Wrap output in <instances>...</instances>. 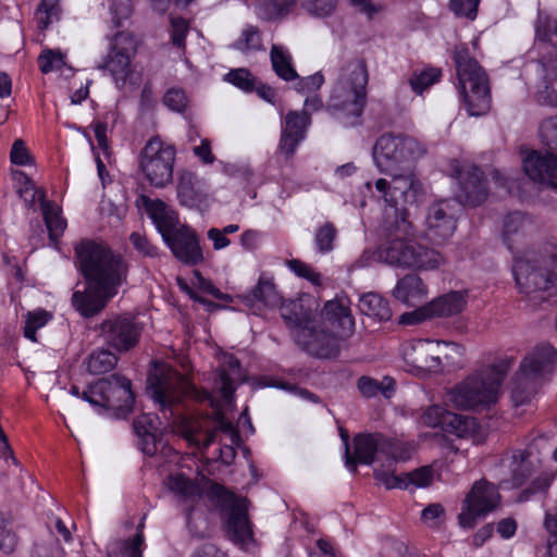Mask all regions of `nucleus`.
<instances>
[{"label":"nucleus","instance_id":"1","mask_svg":"<svg viewBox=\"0 0 557 557\" xmlns=\"http://www.w3.org/2000/svg\"><path fill=\"white\" fill-rule=\"evenodd\" d=\"M85 290H75L72 306L85 319L99 314L127 282L129 264L119 252L92 239H83L74 248Z\"/></svg>","mask_w":557,"mask_h":557},{"label":"nucleus","instance_id":"2","mask_svg":"<svg viewBox=\"0 0 557 557\" xmlns=\"http://www.w3.org/2000/svg\"><path fill=\"white\" fill-rule=\"evenodd\" d=\"M375 188L386 202L382 225L386 240L377 247V259L399 268L436 269L443 257L435 249L409 238L412 235V225L408 220L407 210L398 208L397 198L392 195V184L385 178H379Z\"/></svg>","mask_w":557,"mask_h":557},{"label":"nucleus","instance_id":"3","mask_svg":"<svg viewBox=\"0 0 557 557\" xmlns=\"http://www.w3.org/2000/svg\"><path fill=\"white\" fill-rule=\"evenodd\" d=\"M512 274L531 306H539L557 293V246L548 245L543 252L516 256Z\"/></svg>","mask_w":557,"mask_h":557},{"label":"nucleus","instance_id":"4","mask_svg":"<svg viewBox=\"0 0 557 557\" xmlns=\"http://www.w3.org/2000/svg\"><path fill=\"white\" fill-rule=\"evenodd\" d=\"M368 82L366 61L363 59L348 61L331 91L326 110L338 119H352L347 122L349 125L357 124L367 103Z\"/></svg>","mask_w":557,"mask_h":557},{"label":"nucleus","instance_id":"5","mask_svg":"<svg viewBox=\"0 0 557 557\" xmlns=\"http://www.w3.org/2000/svg\"><path fill=\"white\" fill-rule=\"evenodd\" d=\"M453 59L458 79V90L465 109L471 116L485 114L491 108V88L486 71L471 55L466 44L457 45Z\"/></svg>","mask_w":557,"mask_h":557},{"label":"nucleus","instance_id":"6","mask_svg":"<svg viewBox=\"0 0 557 557\" xmlns=\"http://www.w3.org/2000/svg\"><path fill=\"white\" fill-rule=\"evenodd\" d=\"M512 362L513 360L510 358L499 359L492 366L469 375L450 392L451 403L461 409L485 408L495 404Z\"/></svg>","mask_w":557,"mask_h":557},{"label":"nucleus","instance_id":"7","mask_svg":"<svg viewBox=\"0 0 557 557\" xmlns=\"http://www.w3.org/2000/svg\"><path fill=\"white\" fill-rule=\"evenodd\" d=\"M557 350L549 344L536 346L521 361L511 381L510 398L515 407L529 404L546 376L552 374Z\"/></svg>","mask_w":557,"mask_h":557},{"label":"nucleus","instance_id":"8","mask_svg":"<svg viewBox=\"0 0 557 557\" xmlns=\"http://www.w3.org/2000/svg\"><path fill=\"white\" fill-rule=\"evenodd\" d=\"M207 497L219 511L223 521V529L230 541L239 546H247L253 542V530L248 517L247 498L237 497L219 483H213L209 487Z\"/></svg>","mask_w":557,"mask_h":557},{"label":"nucleus","instance_id":"9","mask_svg":"<svg viewBox=\"0 0 557 557\" xmlns=\"http://www.w3.org/2000/svg\"><path fill=\"white\" fill-rule=\"evenodd\" d=\"M426 152L416 138L406 134L384 133L373 147V160L379 171L386 175L404 172Z\"/></svg>","mask_w":557,"mask_h":557},{"label":"nucleus","instance_id":"10","mask_svg":"<svg viewBox=\"0 0 557 557\" xmlns=\"http://www.w3.org/2000/svg\"><path fill=\"white\" fill-rule=\"evenodd\" d=\"M137 54V40L129 32H121L113 37L108 54L96 69L109 75L117 89L127 86L137 88L141 83V73L135 70L133 60Z\"/></svg>","mask_w":557,"mask_h":557},{"label":"nucleus","instance_id":"11","mask_svg":"<svg viewBox=\"0 0 557 557\" xmlns=\"http://www.w3.org/2000/svg\"><path fill=\"white\" fill-rule=\"evenodd\" d=\"M176 150L159 136L151 137L138 154V170L154 188H164L173 182Z\"/></svg>","mask_w":557,"mask_h":557},{"label":"nucleus","instance_id":"12","mask_svg":"<svg viewBox=\"0 0 557 557\" xmlns=\"http://www.w3.org/2000/svg\"><path fill=\"white\" fill-rule=\"evenodd\" d=\"M498 485L486 479L478 480L467 493L458 515L460 528L474 529L478 523L495 511L502 502Z\"/></svg>","mask_w":557,"mask_h":557},{"label":"nucleus","instance_id":"13","mask_svg":"<svg viewBox=\"0 0 557 557\" xmlns=\"http://www.w3.org/2000/svg\"><path fill=\"white\" fill-rule=\"evenodd\" d=\"M354 454L350 451L349 436L344 438L345 466L352 473H357L358 465H372L377 453L388 456L391 462H396L394 443L381 433H358L354 436Z\"/></svg>","mask_w":557,"mask_h":557},{"label":"nucleus","instance_id":"14","mask_svg":"<svg viewBox=\"0 0 557 557\" xmlns=\"http://www.w3.org/2000/svg\"><path fill=\"white\" fill-rule=\"evenodd\" d=\"M143 331V323L131 314L109 317L99 325V335L103 342L120 354L134 349L139 343Z\"/></svg>","mask_w":557,"mask_h":557},{"label":"nucleus","instance_id":"15","mask_svg":"<svg viewBox=\"0 0 557 557\" xmlns=\"http://www.w3.org/2000/svg\"><path fill=\"white\" fill-rule=\"evenodd\" d=\"M539 442H544V438H534L524 449H511L504 455L502 461L508 468L509 478L499 481L503 490L520 488L535 473L540 461L535 456Z\"/></svg>","mask_w":557,"mask_h":557},{"label":"nucleus","instance_id":"16","mask_svg":"<svg viewBox=\"0 0 557 557\" xmlns=\"http://www.w3.org/2000/svg\"><path fill=\"white\" fill-rule=\"evenodd\" d=\"M103 394H101L100 410L110 412L114 419H126L133 411L135 394L132 382L127 377L113 373L107 379H101Z\"/></svg>","mask_w":557,"mask_h":557},{"label":"nucleus","instance_id":"17","mask_svg":"<svg viewBox=\"0 0 557 557\" xmlns=\"http://www.w3.org/2000/svg\"><path fill=\"white\" fill-rule=\"evenodd\" d=\"M318 308L317 299L307 293L300 294L296 299L282 301L281 317L294 341L315 323Z\"/></svg>","mask_w":557,"mask_h":557},{"label":"nucleus","instance_id":"18","mask_svg":"<svg viewBox=\"0 0 557 557\" xmlns=\"http://www.w3.org/2000/svg\"><path fill=\"white\" fill-rule=\"evenodd\" d=\"M453 176L457 180L459 203L469 207L481 206L487 198V182L478 165L453 166Z\"/></svg>","mask_w":557,"mask_h":557},{"label":"nucleus","instance_id":"19","mask_svg":"<svg viewBox=\"0 0 557 557\" xmlns=\"http://www.w3.org/2000/svg\"><path fill=\"white\" fill-rule=\"evenodd\" d=\"M338 335L315 323L297 336L295 343L308 355L319 359H335L341 352Z\"/></svg>","mask_w":557,"mask_h":557},{"label":"nucleus","instance_id":"20","mask_svg":"<svg viewBox=\"0 0 557 557\" xmlns=\"http://www.w3.org/2000/svg\"><path fill=\"white\" fill-rule=\"evenodd\" d=\"M175 259L187 267H195L205 261L199 236L196 231L183 224L164 240Z\"/></svg>","mask_w":557,"mask_h":557},{"label":"nucleus","instance_id":"21","mask_svg":"<svg viewBox=\"0 0 557 557\" xmlns=\"http://www.w3.org/2000/svg\"><path fill=\"white\" fill-rule=\"evenodd\" d=\"M312 119L307 111L290 110L282 123L278 150L286 160L294 157L298 146L306 139Z\"/></svg>","mask_w":557,"mask_h":557},{"label":"nucleus","instance_id":"22","mask_svg":"<svg viewBox=\"0 0 557 557\" xmlns=\"http://www.w3.org/2000/svg\"><path fill=\"white\" fill-rule=\"evenodd\" d=\"M321 326L339 336L348 338L355 331V319L346 297H336L324 304L321 310Z\"/></svg>","mask_w":557,"mask_h":557},{"label":"nucleus","instance_id":"23","mask_svg":"<svg viewBox=\"0 0 557 557\" xmlns=\"http://www.w3.org/2000/svg\"><path fill=\"white\" fill-rule=\"evenodd\" d=\"M428 235L436 242H443L453 236L457 227V219L450 202L441 200L433 203L426 215Z\"/></svg>","mask_w":557,"mask_h":557},{"label":"nucleus","instance_id":"24","mask_svg":"<svg viewBox=\"0 0 557 557\" xmlns=\"http://www.w3.org/2000/svg\"><path fill=\"white\" fill-rule=\"evenodd\" d=\"M524 173L534 182L557 188V156L531 150L522 161Z\"/></svg>","mask_w":557,"mask_h":557},{"label":"nucleus","instance_id":"25","mask_svg":"<svg viewBox=\"0 0 557 557\" xmlns=\"http://www.w3.org/2000/svg\"><path fill=\"white\" fill-rule=\"evenodd\" d=\"M143 201L147 215L151 219L162 240L183 225L177 212L163 200L144 197Z\"/></svg>","mask_w":557,"mask_h":557},{"label":"nucleus","instance_id":"26","mask_svg":"<svg viewBox=\"0 0 557 557\" xmlns=\"http://www.w3.org/2000/svg\"><path fill=\"white\" fill-rule=\"evenodd\" d=\"M176 194L180 203L187 208H199L207 200L206 183L189 170L178 173Z\"/></svg>","mask_w":557,"mask_h":557},{"label":"nucleus","instance_id":"27","mask_svg":"<svg viewBox=\"0 0 557 557\" xmlns=\"http://www.w3.org/2000/svg\"><path fill=\"white\" fill-rule=\"evenodd\" d=\"M171 385L162 376H151L148 380L147 392L158 405L159 411L168 421L175 418L174 405L176 404L175 397L170 393Z\"/></svg>","mask_w":557,"mask_h":557},{"label":"nucleus","instance_id":"28","mask_svg":"<svg viewBox=\"0 0 557 557\" xmlns=\"http://www.w3.org/2000/svg\"><path fill=\"white\" fill-rule=\"evenodd\" d=\"M394 297L408 306H414L428 294V287L417 274H407L397 281Z\"/></svg>","mask_w":557,"mask_h":557},{"label":"nucleus","instance_id":"29","mask_svg":"<svg viewBox=\"0 0 557 557\" xmlns=\"http://www.w3.org/2000/svg\"><path fill=\"white\" fill-rule=\"evenodd\" d=\"M40 209L49 240L55 247L66 228V220L62 216V209L53 201L47 200L45 195L40 199Z\"/></svg>","mask_w":557,"mask_h":557},{"label":"nucleus","instance_id":"30","mask_svg":"<svg viewBox=\"0 0 557 557\" xmlns=\"http://www.w3.org/2000/svg\"><path fill=\"white\" fill-rule=\"evenodd\" d=\"M467 305L466 294L461 292H450L441 296L426 305L429 317L444 318L460 313Z\"/></svg>","mask_w":557,"mask_h":557},{"label":"nucleus","instance_id":"31","mask_svg":"<svg viewBox=\"0 0 557 557\" xmlns=\"http://www.w3.org/2000/svg\"><path fill=\"white\" fill-rule=\"evenodd\" d=\"M528 224H530L529 219L520 211L509 212L504 218L502 238L511 252L515 251V244L523 236Z\"/></svg>","mask_w":557,"mask_h":557},{"label":"nucleus","instance_id":"32","mask_svg":"<svg viewBox=\"0 0 557 557\" xmlns=\"http://www.w3.org/2000/svg\"><path fill=\"white\" fill-rule=\"evenodd\" d=\"M357 388L364 398H373L382 394L384 398L389 399L396 392V381L392 376H384L382 381L368 375H361L357 380Z\"/></svg>","mask_w":557,"mask_h":557},{"label":"nucleus","instance_id":"33","mask_svg":"<svg viewBox=\"0 0 557 557\" xmlns=\"http://www.w3.org/2000/svg\"><path fill=\"white\" fill-rule=\"evenodd\" d=\"M272 70L281 79L292 82L298 78V73L293 64V57L289 51L280 45H272L270 50Z\"/></svg>","mask_w":557,"mask_h":557},{"label":"nucleus","instance_id":"34","mask_svg":"<svg viewBox=\"0 0 557 557\" xmlns=\"http://www.w3.org/2000/svg\"><path fill=\"white\" fill-rule=\"evenodd\" d=\"M297 0H257L256 14L264 22H275L287 16Z\"/></svg>","mask_w":557,"mask_h":557},{"label":"nucleus","instance_id":"35","mask_svg":"<svg viewBox=\"0 0 557 557\" xmlns=\"http://www.w3.org/2000/svg\"><path fill=\"white\" fill-rule=\"evenodd\" d=\"M361 313L376 318L379 321H389L393 315L389 301L376 293H368L359 300Z\"/></svg>","mask_w":557,"mask_h":557},{"label":"nucleus","instance_id":"36","mask_svg":"<svg viewBox=\"0 0 557 557\" xmlns=\"http://www.w3.org/2000/svg\"><path fill=\"white\" fill-rule=\"evenodd\" d=\"M248 301H258L269 308L277 307L282 304V296L276 289L275 284L269 277L261 275L258 284L246 296Z\"/></svg>","mask_w":557,"mask_h":557},{"label":"nucleus","instance_id":"37","mask_svg":"<svg viewBox=\"0 0 557 557\" xmlns=\"http://www.w3.org/2000/svg\"><path fill=\"white\" fill-rule=\"evenodd\" d=\"M119 357L106 348H98L89 354L85 360L87 372L91 375H101L110 372L117 364Z\"/></svg>","mask_w":557,"mask_h":557},{"label":"nucleus","instance_id":"38","mask_svg":"<svg viewBox=\"0 0 557 557\" xmlns=\"http://www.w3.org/2000/svg\"><path fill=\"white\" fill-rule=\"evenodd\" d=\"M474 425L475 420L473 418L448 410L444 420H442L441 430L457 437H466L473 431Z\"/></svg>","mask_w":557,"mask_h":557},{"label":"nucleus","instance_id":"39","mask_svg":"<svg viewBox=\"0 0 557 557\" xmlns=\"http://www.w3.org/2000/svg\"><path fill=\"white\" fill-rule=\"evenodd\" d=\"M337 228L333 222L326 221L319 225L314 232V248L321 255L330 253L335 248Z\"/></svg>","mask_w":557,"mask_h":557},{"label":"nucleus","instance_id":"40","mask_svg":"<svg viewBox=\"0 0 557 557\" xmlns=\"http://www.w3.org/2000/svg\"><path fill=\"white\" fill-rule=\"evenodd\" d=\"M232 48L243 53L263 50L262 38L257 26L248 25L242 35L232 44Z\"/></svg>","mask_w":557,"mask_h":557},{"label":"nucleus","instance_id":"41","mask_svg":"<svg viewBox=\"0 0 557 557\" xmlns=\"http://www.w3.org/2000/svg\"><path fill=\"white\" fill-rule=\"evenodd\" d=\"M441 76L442 72L440 69L426 67L421 71H414L409 78V84L417 95H421L430 86L437 83Z\"/></svg>","mask_w":557,"mask_h":557},{"label":"nucleus","instance_id":"42","mask_svg":"<svg viewBox=\"0 0 557 557\" xmlns=\"http://www.w3.org/2000/svg\"><path fill=\"white\" fill-rule=\"evenodd\" d=\"M145 543V536L135 534L124 541H120L115 544L112 550L109 553L110 557H143V546Z\"/></svg>","mask_w":557,"mask_h":557},{"label":"nucleus","instance_id":"43","mask_svg":"<svg viewBox=\"0 0 557 557\" xmlns=\"http://www.w3.org/2000/svg\"><path fill=\"white\" fill-rule=\"evenodd\" d=\"M257 77L247 67L232 69L224 75V81L236 88L251 94L256 89Z\"/></svg>","mask_w":557,"mask_h":557},{"label":"nucleus","instance_id":"44","mask_svg":"<svg viewBox=\"0 0 557 557\" xmlns=\"http://www.w3.org/2000/svg\"><path fill=\"white\" fill-rule=\"evenodd\" d=\"M52 313L45 309H38L28 312L23 330L25 338L36 343L37 342V330L44 327L50 320H52Z\"/></svg>","mask_w":557,"mask_h":557},{"label":"nucleus","instance_id":"45","mask_svg":"<svg viewBox=\"0 0 557 557\" xmlns=\"http://www.w3.org/2000/svg\"><path fill=\"white\" fill-rule=\"evenodd\" d=\"M38 27L47 29L61 15L60 0H41L37 8Z\"/></svg>","mask_w":557,"mask_h":557},{"label":"nucleus","instance_id":"46","mask_svg":"<svg viewBox=\"0 0 557 557\" xmlns=\"http://www.w3.org/2000/svg\"><path fill=\"white\" fill-rule=\"evenodd\" d=\"M11 516L0 512V550L9 555L17 545V535L11 529Z\"/></svg>","mask_w":557,"mask_h":557},{"label":"nucleus","instance_id":"47","mask_svg":"<svg viewBox=\"0 0 557 557\" xmlns=\"http://www.w3.org/2000/svg\"><path fill=\"white\" fill-rule=\"evenodd\" d=\"M129 242L138 255L144 258H158L160 256L159 247L152 244L145 234L133 232L129 235Z\"/></svg>","mask_w":557,"mask_h":557},{"label":"nucleus","instance_id":"48","mask_svg":"<svg viewBox=\"0 0 557 557\" xmlns=\"http://www.w3.org/2000/svg\"><path fill=\"white\" fill-rule=\"evenodd\" d=\"M404 475L407 488L410 485L423 488L432 484L434 472L431 466H422L420 468L414 469L413 471L404 473Z\"/></svg>","mask_w":557,"mask_h":557},{"label":"nucleus","instance_id":"49","mask_svg":"<svg viewBox=\"0 0 557 557\" xmlns=\"http://www.w3.org/2000/svg\"><path fill=\"white\" fill-rule=\"evenodd\" d=\"M541 141L557 152V115L543 120L539 127Z\"/></svg>","mask_w":557,"mask_h":557},{"label":"nucleus","instance_id":"50","mask_svg":"<svg viewBox=\"0 0 557 557\" xmlns=\"http://www.w3.org/2000/svg\"><path fill=\"white\" fill-rule=\"evenodd\" d=\"M163 104L169 108L171 111L182 113L187 108V97L182 88L172 87L169 88L163 98Z\"/></svg>","mask_w":557,"mask_h":557},{"label":"nucleus","instance_id":"51","mask_svg":"<svg viewBox=\"0 0 557 557\" xmlns=\"http://www.w3.org/2000/svg\"><path fill=\"white\" fill-rule=\"evenodd\" d=\"M550 484L552 479L549 476L540 475L533 479L530 484L519 493L517 500L519 503H524L539 493H546Z\"/></svg>","mask_w":557,"mask_h":557},{"label":"nucleus","instance_id":"52","mask_svg":"<svg viewBox=\"0 0 557 557\" xmlns=\"http://www.w3.org/2000/svg\"><path fill=\"white\" fill-rule=\"evenodd\" d=\"M63 64V55L60 51L44 49L38 57V66L41 73L47 74Z\"/></svg>","mask_w":557,"mask_h":557},{"label":"nucleus","instance_id":"53","mask_svg":"<svg viewBox=\"0 0 557 557\" xmlns=\"http://www.w3.org/2000/svg\"><path fill=\"white\" fill-rule=\"evenodd\" d=\"M374 479L383 484L387 490L400 488L407 490V484L405 483L404 473L397 475L394 471H388L385 469H374L373 472Z\"/></svg>","mask_w":557,"mask_h":557},{"label":"nucleus","instance_id":"54","mask_svg":"<svg viewBox=\"0 0 557 557\" xmlns=\"http://www.w3.org/2000/svg\"><path fill=\"white\" fill-rule=\"evenodd\" d=\"M481 0H449L450 11L458 17L474 20Z\"/></svg>","mask_w":557,"mask_h":557},{"label":"nucleus","instance_id":"55","mask_svg":"<svg viewBox=\"0 0 557 557\" xmlns=\"http://www.w3.org/2000/svg\"><path fill=\"white\" fill-rule=\"evenodd\" d=\"M448 410L441 405H432L425 408L420 417V422L428 428H442V420Z\"/></svg>","mask_w":557,"mask_h":557},{"label":"nucleus","instance_id":"56","mask_svg":"<svg viewBox=\"0 0 557 557\" xmlns=\"http://www.w3.org/2000/svg\"><path fill=\"white\" fill-rule=\"evenodd\" d=\"M337 0H305L304 9L311 15L324 17L333 13Z\"/></svg>","mask_w":557,"mask_h":557},{"label":"nucleus","instance_id":"57","mask_svg":"<svg viewBox=\"0 0 557 557\" xmlns=\"http://www.w3.org/2000/svg\"><path fill=\"white\" fill-rule=\"evenodd\" d=\"M296 84L294 89L299 94L315 92L324 84V76L321 72H317L312 75L300 77L295 79Z\"/></svg>","mask_w":557,"mask_h":557},{"label":"nucleus","instance_id":"58","mask_svg":"<svg viewBox=\"0 0 557 557\" xmlns=\"http://www.w3.org/2000/svg\"><path fill=\"white\" fill-rule=\"evenodd\" d=\"M288 268L299 277L305 278L313 285L321 284V274L315 272L309 264L299 260L292 259L287 262Z\"/></svg>","mask_w":557,"mask_h":557},{"label":"nucleus","instance_id":"59","mask_svg":"<svg viewBox=\"0 0 557 557\" xmlns=\"http://www.w3.org/2000/svg\"><path fill=\"white\" fill-rule=\"evenodd\" d=\"M153 413H141L133 421V431L136 436L147 435L157 432V420Z\"/></svg>","mask_w":557,"mask_h":557},{"label":"nucleus","instance_id":"60","mask_svg":"<svg viewBox=\"0 0 557 557\" xmlns=\"http://www.w3.org/2000/svg\"><path fill=\"white\" fill-rule=\"evenodd\" d=\"M10 159L13 164L25 166L33 163V159L29 154L22 139H16L11 148Z\"/></svg>","mask_w":557,"mask_h":557},{"label":"nucleus","instance_id":"61","mask_svg":"<svg viewBox=\"0 0 557 557\" xmlns=\"http://www.w3.org/2000/svg\"><path fill=\"white\" fill-rule=\"evenodd\" d=\"M137 447L138 449L146 456L152 457L158 451V446L161 444V435H158L157 432L137 436Z\"/></svg>","mask_w":557,"mask_h":557},{"label":"nucleus","instance_id":"62","mask_svg":"<svg viewBox=\"0 0 557 557\" xmlns=\"http://www.w3.org/2000/svg\"><path fill=\"white\" fill-rule=\"evenodd\" d=\"M218 377L221 383V387H220L221 396L225 400L232 399L235 394L236 386H235L234 379L232 377L231 373L228 372L227 369L220 368L218 370Z\"/></svg>","mask_w":557,"mask_h":557},{"label":"nucleus","instance_id":"63","mask_svg":"<svg viewBox=\"0 0 557 557\" xmlns=\"http://www.w3.org/2000/svg\"><path fill=\"white\" fill-rule=\"evenodd\" d=\"M392 181V195L397 199L406 196L407 191L411 188L412 180L409 175H404L401 172H396Z\"/></svg>","mask_w":557,"mask_h":557},{"label":"nucleus","instance_id":"64","mask_svg":"<svg viewBox=\"0 0 557 557\" xmlns=\"http://www.w3.org/2000/svg\"><path fill=\"white\" fill-rule=\"evenodd\" d=\"M262 233L257 230H246L242 233L239 242L240 246L246 251H256L260 247Z\"/></svg>","mask_w":557,"mask_h":557}]
</instances>
